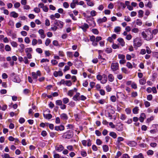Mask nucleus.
I'll return each mask as SVG.
<instances>
[{"mask_svg":"<svg viewBox=\"0 0 158 158\" xmlns=\"http://www.w3.org/2000/svg\"><path fill=\"white\" fill-rule=\"evenodd\" d=\"M145 31L146 32L144 31L142 32V35L145 40H149L152 39L153 36L151 28L147 29Z\"/></svg>","mask_w":158,"mask_h":158,"instance_id":"1","label":"nucleus"},{"mask_svg":"<svg viewBox=\"0 0 158 158\" xmlns=\"http://www.w3.org/2000/svg\"><path fill=\"white\" fill-rule=\"evenodd\" d=\"M73 135V132L72 131H69L64 133L62 135L64 138L69 139L72 138Z\"/></svg>","mask_w":158,"mask_h":158,"instance_id":"2","label":"nucleus"},{"mask_svg":"<svg viewBox=\"0 0 158 158\" xmlns=\"http://www.w3.org/2000/svg\"><path fill=\"white\" fill-rule=\"evenodd\" d=\"M134 46L137 47H139L142 45V43L141 40L139 38H136L133 40Z\"/></svg>","mask_w":158,"mask_h":158,"instance_id":"3","label":"nucleus"},{"mask_svg":"<svg viewBox=\"0 0 158 158\" xmlns=\"http://www.w3.org/2000/svg\"><path fill=\"white\" fill-rule=\"evenodd\" d=\"M111 68L113 71L114 72L119 69V64L118 63H112L111 65Z\"/></svg>","mask_w":158,"mask_h":158,"instance_id":"4","label":"nucleus"},{"mask_svg":"<svg viewBox=\"0 0 158 158\" xmlns=\"http://www.w3.org/2000/svg\"><path fill=\"white\" fill-rule=\"evenodd\" d=\"M46 112L49 113L50 112V110L49 109H47L44 111L43 113V115L44 118L47 119H50L52 117V115L50 114H45V113Z\"/></svg>","mask_w":158,"mask_h":158,"instance_id":"5","label":"nucleus"},{"mask_svg":"<svg viewBox=\"0 0 158 158\" xmlns=\"http://www.w3.org/2000/svg\"><path fill=\"white\" fill-rule=\"evenodd\" d=\"M54 24L60 28H62L64 25V23L61 21L56 19L54 21Z\"/></svg>","mask_w":158,"mask_h":158,"instance_id":"6","label":"nucleus"},{"mask_svg":"<svg viewBox=\"0 0 158 158\" xmlns=\"http://www.w3.org/2000/svg\"><path fill=\"white\" fill-rule=\"evenodd\" d=\"M116 129L119 131H121L123 130V124L121 123H118L115 126Z\"/></svg>","mask_w":158,"mask_h":158,"instance_id":"7","label":"nucleus"},{"mask_svg":"<svg viewBox=\"0 0 158 158\" xmlns=\"http://www.w3.org/2000/svg\"><path fill=\"white\" fill-rule=\"evenodd\" d=\"M89 27V26L86 23H84L81 26L79 27V28L82 29L84 32H85Z\"/></svg>","mask_w":158,"mask_h":158,"instance_id":"8","label":"nucleus"},{"mask_svg":"<svg viewBox=\"0 0 158 158\" xmlns=\"http://www.w3.org/2000/svg\"><path fill=\"white\" fill-rule=\"evenodd\" d=\"M80 94L78 92H77L73 98V99L75 101H80Z\"/></svg>","mask_w":158,"mask_h":158,"instance_id":"9","label":"nucleus"},{"mask_svg":"<svg viewBox=\"0 0 158 158\" xmlns=\"http://www.w3.org/2000/svg\"><path fill=\"white\" fill-rule=\"evenodd\" d=\"M64 126L62 125H60V126H56L55 127V129L57 131H62L64 130Z\"/></svg>","mask_w":158,"mask_h":158,"instance_id":"10","label":"nucleus"},{"mask_svg":"<svg viewBox=\"0 0 158 158\" xmlns=\"http://www.w3.org/2000/svg\"><path fill=\"white\" fill-rule=\"evenodd\" d=\"M38 33L41 35V38L44 39L46 35L44 34V32L43 30L42 29H40L38 31Z\"/></svg>","mask_w":158,"mask_h":158,"instance_id":"11","label":"nucleus"},{"mask_svg":"<svg viewBox=\"0 0 158 158\" xmlns=\"http://www.w3.org/2000/svg\"><path fill=\"white\" fill-rule=\"evenodd\" d=\"M107 18L106 17H104L102 19H99L97 20L98 23H102L103 22H106L107 21Z\"/></svg>","mask_w":158,"mask_h":158,"instance_id":"12","label":"nucleus"},{"mask_svg":"<svg viewBox=\"0 0 158 158\" xmlns=\"http://www.w3.org/2000/svg\"><path fill=\"white\" fill-rule=\"evenodd\" d=\"M64 148V147L61 145L57 146L56 148V150L59 152H60L63 151Z\"/></svg>","mask_w":158,"mask_h":158,"instance_id":"13","label":"nucleus"},{"mask_svg":"<svg viewBox=\"0 0 158 158\" xmlns=\"http://www.w3.org/2000/svg\"><path fill=\"white\" fill-rule=\"evenodd\" d=\"M31 75L32 76V78L33 80L35 81V82L37 81V78H38V76L36 73L35 72H32L31 73Z\"/></svg>","mask_w":158,"mask_h":158,"instance_id":"14","label":"nucleus"},{"mask_svg":"<svg viewBox=\"0 0 158 158\" xmlns=\"http://www.w3.org/2000/svg\"><path fill=\"white\" fill-rule=\"evenodd\" d=\"M108 81L110 82H112L114 80V77L111 74H109L108 75Z\"/></svg>","mask_w":158,"mask_h":158,"instance_id":"15","label":"nucleus"},{"mask_svg":"<svg viewBox=\"0 0 158 158\" xmlns=\"http://www.w3.org/2000/svg\"><path fill=\"white\" fill-rule=\"evenodd\" d=\"M120 43L121 45L123 47L125 45V42L124 40L122 38H118L117 40Z\"/></svg>","mask_w":158,"mask_h":158,"instance_id":"16","label":"nucleus"},{"mask_svg":"<svg viewBox=\"0 0 158 158\" xmlns=\"http://www.w3.org/2000/svg\"><path fill=\"white\" fill-rule=\"evenodd\" d=\"M107 81V77L105 75H103V78L102 81H101V83L102 84H105Z\"/></svg>","mask_w":158,"mask_h":158,"instance_id":"17","label":"nucleus"},{"mask_svg":"<svg viewBox=\"0 0 158 158\" xmlns=\"http://www.w3.org/2000/svg\"><path fill=\"white\" fill-rule=\"evenodd\" d=\"M18 16V14L15 11H12L10 13V16L14 18H17Z\"/></svg>","mask_w":158,"mask_h":158,"instance_id":"18","label":"nucleus"},{"mask_svg":"<svg viewBox=\"0 0 158 158\" xmlns=\"http://www.w3.org/2000/svg\"><path fill=\"white\" fill-rule=\"evenodd\" d=\"M60 117L63 120H67L68 118V117L67 115L65 113H63L60 115Z\"/></svg>","mask_w":158,"mask_h":158,"instance_id":"19","label":"nucleus"},{"mask_svg":"<svg viewBox=\"0 0 158 158\" xmlns=\"http://www.w3.org/2000/svg\"><path fill=\"white\" fill-rule=\"evenodd\" d=\"M133 158H144V157L143 154L140 153L138 155H134Z\"/></svg>","mask_w":158,"mask_h":158,"instance_id":"20","label":"nucleus"},{"mask_svg":"<svg viewBox=\"0 0 158 158\" xmlns=\"http://www.w3.org/2000/svg\"><path fill=\"white\" fill-rule=\"evenodd\" d=\"M109 135L112 137L114 139H115L117 137L116 134L114 132H111L109 133Z\"/></svg>","mask_w":158,"mask_h":158,"instance_id":"21","label":"nucleus"},{"mask_svg":"<svg viewBox=\"0 0 158 158\" xmlns=\"http://www.w3.org/2000/svg\"><path fill=\"white\" fill-rule=\"evenodd\" d=\"M139 83L142 85H144L146 82V80L144 78L140 79L139 80Z\"/></svg>","mask_w":158,"mask_h":158,"instance_id":"22","label":"nucleus"},{"mask_svg":"<svg viewBox=\"0 0 158 158\" xmlns=\"http://www.w3.org/2000/svg\"><path fill=\"white\" fill-rule=\"evenodd\" d=\"M102 148L104 152H107L109 150V147L107 145H103L102 147Z\"/></svg>","mask_w":158,"mask_h":158,"instance_id":"23","label":"nucleus"},{"mask_svg":"<svg viewBox=\"0 0 158 158\" xmlns=\"http://www.w3.org/2000/svg\"><path fill=\"white\" fill-rule=\"evenodd\" d=\"M26 53H29L32 52V49L31 48H27L25 49Z\"/></svg>","mask_w":158,"mask_h":158,"instance_id":"24","label":"nucleus"},{"mask_svg":"<svg viewBox=\"0 0 158 158\" xmlns=\"http://www.w3.org/2000/svg\"><path fill=\"white\" fill-rule=\"evenodd\" d=\"M139 110L138 107H135L133 109V113L134 114H136L138 113V111Z\"/></svg>","mask_w":158,"mask_h":158,"instance_id":"25","label":"nucleus"},{"mask_svg":"<svg viewBox=\"0 0 158 158\" xmlns=\"http://www.w3.org/2000/svg\"><path fill=\"white\" fill-rule=\"evenodd\" d=\"M14 81L16 82L19 83L20 81V79L18 76H16L14 78Z\"/></svg>","mask_w":158,"mask_h":158,"instance_id":"26","label":"nucleus"},{"mask_svg":"<svg viewBox=\"0 0 158 158\" xmlns=\"http://www.w3.org/2000/svg\"><path fill=\"white\" fill-rule=\"evenodd\" d=\"M5 49L6 51H9L11 50V47L8 45H6L5 46Z\"/></svg>","mask_w":158,"mask_h":158,"instance_id":"27","label":"nucleus"},{"mask_svg":"<svg viewBox=\"0 0 158 158\" xmlns=\"http://www.w3.org/2000/svg\"><path fill=\"white\" fill-rule=\"evenodd\" d=\"M51 42V40L47 38L46 39L45 42V44L46 46H48Z\"/></svg>","mask_w":158,"mask_h":158,"instance_id":"28","label":"nucleus"},{"mask_svg":"<svg viewBox=\"0 0 158 158\" xmlns=\"http://www.w3.org/2000/svg\"><path fill=\"white\" fill-rule=\"evenodd\" d=\"M11 44L14 47H17L18 46L17 43L15 41H13L11 42Z\"/></svg>","mask_w":158,"mask_h":158,"instance_id":"29","label":"nucleus"},{"mask_svg":"<svg viewBox=\"0 0 158 158\" xmlns=\"http://www.w3.org/2000/svg\"><path fill=\"white\" fill-rule=\"evenodd\" d=\"M65 84L68 86H70L72 85V83L70 81L68 80L66 81Z\"/></svg>","mask_w":158,"mask_h":158,"instance_id":"30","label":"nucleus"},{"mask_svg":"<svg viewBox=\"0 0 158 158\" xmlns=\"http://www.w3.org/2000/svg\"><path fill=\"white\" fill-rule=\"evenodd\" d=\"M118 58L121 60L125 59V56L124 55L122 54H119L118 55Z\"/></svg>","mask_w":158,"mask_h":158,"instance_id":"31","label":"nucleus"},{"mask_svg":"<svg viewBox=\"0 0 158 158\" xmlns=\"http://www.w3.org/2000/svg\"><path fill=\"white\" fill-rule=\"evenodd\" d=\"M19 46L20 47L21 49L20 50V51L21 52H22L23 51L24 49L25 48V45L23 44H21L19 45Z\"/></svg>","mask_w":158,"mask_h":158,"instance_id":"32","label":"nucleus"},{"mask_svg":"<svg viewBox=\"0 0 158 158\" xmlns=\"http://www.w3.org/2000/svg\"><path fill=\"white\" fill-rule=\"evenodd\" d=\"M121 30V27H116L114 29V31L116 33L119 32Z\"/></svg>","mask_w":158,"mask_h":158,"instance_id":"33","label":"nucleus"},{"mask_svg":"<svg viewBox=\"0 0 158 158\" xmlns=\"http://www.w3.org/2000/svg\"><path fill=\"white\" fill-rule=\"evenodd\" d=\"M136 24L138 25L141 26L142 24V22L140 20L138 19L136 20Z\"/></svg>","mask_w":158,"mask_h":158,"instance_id":"34","label":"nucleus"},{"mask_svg":"<svg viewBox=\"0 0 158 158\" xmlns=\"http://www.w3.org/2000/svg\"><path fill=\"white\" fill-rule=\"evenodd\" d=\"M69 101V99L68 98H65L63 99V102L64 104H66Z\"/></svg>","mask_w":158,"mask_h":158,"instance_id":"35","label":"nucleus"},{"mask_svg":"<svg viewBox=\"0 0 158 158\" xmlns=\"http://www.w3.org/2000/svg\"><path fill=\"white\" fill-rule=\"evenodd\" d=\"M97 79L98 81H102L103 76L100 74H98L96 76Z\"/></svg>","mask_w":158,"mask_h":158,"instance_id":"36","label":"nucleus"},{"mask_svg":"<svg viewBox=\"0 0 158 158\" xmlns=\"http://www.w3.org/2000/svg\"><path fill=\"white\" fill-rule=\"evenodd\" d=\"M131 31L132 32L134 33H137L139 31V30L137 28H134L131 30Z\"/></svg>","mask_w":158,"mask_h":158,"instance_id":"37","label":"nucleus"},{"mask_svg":"<svg viewBox=\"0 0 158 158\" xmlns=\"http://www.w3.org/2000/svg\"><path fill=\"white\" fill-rule=\"evenodd\" d=\"M143 11L142 10H140L138 12V15L139 17H143Z\"/></svg>","mask_w":158,"mask_h":158,"instance_id":"38","label":"nucleus"},{"mask_svg":"<svg viewBox=\"0 0 158 158\" xmlns=\"http://www.w3.org/2000/svg\"><path fill=\"white\" fill-rule=\"evenodd\" d=\"M56 103L57 105L60 106V105H62V102L61 100H57L56 101Z\"/></svg>","mask_w":158,"mask_h":158,"instance_id":"39","label":"nucleus"},{"mask_svg":"<svg viewBox=\"0 0 158 158\" xmlns=\"http://www.w3.org/2000/svg\"><path fill=\"white\" fill-rule=\"evenodd\" d=\"M1 156L2 158H9L10 156L8 154L4 153L3 155H2Z\"/></svg>","mask_w":158,"mask_h":158,"instance_id":"40","label":"nucleus"},{"mask_svg":"<svg viewBox=\"0 0 158 158\" xmlns=\"http://www.w3.org/2000/svg\"><path fill=\"white\" fill-rule=\"evenodd\" d=\"M146 51L147 52L148 54H150L151 53L152 51L148 47L146 46Z\"/></svg>","mask_w":158,"mask_h":158,"instance_id":"41","label":"nucleus"},{"mask_svg":"<svg viewBox=\"0 0 158 158\" xmlns=\"http://www.w3.org/2000/svg\"><path fill=\"white\" fill-rule=\"evenodd\" d=\"M152 55L153 56L158 59V52H152Z\"/></svg>","mask_w":158,"mask_h":158,"instance_id":"42","label":"nucleus"},{"mask_svg":"<svg viewBox=\"0 0 158 158\" xmlns=\"http://www.w3.org/2000/svg\"><path fill=\"white\" fill-rule=\"evenodd\" d=\"M126 66L129 69H132L133 67L132 64L129 62L127 63Z\"/></svg>","mask_w":158,"mask_h":158,"instance_id":"43","label":"nucleus"},{"mask_svg":"<svg viewBox=\"0 0 158 158\" xmlns=\"http://www.w3.org/2000/svg\"><path fill=\"white\" fill-rule=\"evenodd\" d=\"M37 43V40L36 39H33L32 41V44L33 46L36 45Z\"/></svg>","mask_w":158,"mask_h":158,"instance_id":"44","label":"nucleus"},{"mask_svg":"<svg viewBox=\"0 0 158 158\" xmlns=\"http://www.w3.org/2000/svg\"><path fill=\"white\" fill-rule=\"evenodd\" d=\"M24 41L26 43L28 44L30 43V40L29 37H26L25 38Z\"/></svg>","mask_w":158,"mask_h":158,"instance_id":"45","label":"nucleus"},{"mask_svg":"<svg viewBox=\"0 0 158 158\" xmlns=\"http://www.w3.org/2000/svg\"><path fill=\"white\" fill-rule=\"evenodd\" d=\"M92 31L95 34L97 35L98 34L99 32L97 29H93Z\"/></svg>","mask_w":158,"mask_h":158,"instance_id":"46","label":"nucleus"},{"mask_svg":"<svg viewBox=\"0 0 158 158\" xmlns=\"http://www.w3.org/2000/svg\"><path fill=\"white\" fill-rule=\"evenodd\" d=\"M73 94V90H71L69 91L68 94L69 96L72 97Z\"/></svg>","mask_w":158,"mask_h":158,"instance_id":"47","label":"nucleus"},{"mask_svg":"<svg viewBox=\"0 0 158 158\" xmlns=\"http://www.w3.org/2000/svg\"><path fill=\"white\" fill-rule=\"evenodd\" d=\"M154 154V152L151 150H148L147 152V154L148 155H152Z\"/></svg>","mask_w":158,"mask_h":158,"instance_id":"48","label":"nucleus"},{"mask_svg":"<svg viewBox=\"0 0 158 158\" xmlns=\"http://www.w3.org/2000/svg\"><path fill=\"white\" fill-rule=\"evenodd\" d=\"M112 47L114 49H116L118 48L119 46L118 45H117L115 44H113L112 46Z\"/></svg>","mask_w":158,"mask_h":158,"instance_id":"49","label":"nucleus"},{"mask_svg":"<svg viewBox=\"0 0 158 158\" xmlns=\"http://www.w3.org/2000/svg\"><path fill=\"white\" fill-rule=\"evenodd\" d=\"M96 143L97 145H99L102 144V142L100 139H98L96 140Z\"/></svg>","mask_w":158,"mask_h":158,"instance_id":"50","label":"nucleus"},{"mask_svg":"<svg viewBox=\"0 0 158 158\" xmlns=\"http://www.w3.org/2000/svg\"><path fill=\"white\" fill-rule=\"evenodd\" d=\"M121 70L125 74H127L128 73V70L126 68H122L121 69Z\"/></svg>","mask_w":158,"mask_h":158,"instance_id":"51","label":"nucleus"},{"mask_svg":"<svg viewBox=\"0 0 158 158\" xmlns=\"http://www.w3.org/2000/svg\"><path fill=\"white\" fill-rule=\"evenodd\" d=\"M106 89L108 92L111 91L112 90V88L109 85H107L106 87Z\"/></svg>","mask_w":158,"mask_h":158,"instance_id":"52","label":"nucleus"},{"mask_svg":"<svg viewBox=\"0 0 158 158\" xmlns=\"http://www.w3.org/2000/svg\"><path fill=\"white\" fill-rule=\"evenodd\" d=\"M51 63L53 65H55L58 63L57 61L55 60H52L51 61Z\"/></svg>","mask_w":158,"mask_h":158,"instance_id":"53","label":"nucleus"},{"mask_svg":"<svg viewBox=\"0 0 158 158\" xmlns=\"http://www.w3.org/2000/svg\"><path fill=\"white\" fill-rule=\"evenodd\" d=\"M95 85V83L94 82H91L89 83V85L91 88H93Z\"/></svg>","mask_w":158,"mask_h":158,"instance_id":"54","label":"nucleus"},{"mask_svg":"<svg viewBox=\"0 0 158 158\" xmlns=\"http://www.w3.org/2000/svg\"><path fill=\"white\" fill-rule=\"evenodd\" d=\"M90 40L91 41L93 42L95 41V38L94 36L92 35L90 36Z\"/></svg>","mask_w":158,"mask_h":158,"instance_id":"55","label":"nucleus"},{"mask_svg":"<svg viewBox=\"0 0 158 158\" xmlns=\"http://www.w3.org/2000/svg\"><path fill=\"white\" fill-rule=\"evenodd\" d=\"M87 4L89 6H94V3L92 2L89 1L87 2Z\"/></svg>","mask_w":158,"mask_h":158,"instance_id":"56","label":"nucleus"},{"mask_svg":"<svg viewBox=\"0 0 158 158\" xmlns=\"http://www.w3.org/2000/svg\"><path fill=\"white\" fill-rule=\"evenodd\" d=\"M145 6L148 7L150 8H152V4L150 2H149L147 5H145Z\"/></svg>","mask_w":158,"mask_h":158,"instance_id":"57","label":"nucleus"},{"mask_svg":"<svg viewBox=\"0 0 158 158\" xmlns=\"http://www.w3.org/2000/svg\"><path fill=\"white\" fill-rule=\"evenodd\" d=\"M110 100L113 102H115L116 101V98L114 96H112L110 97Z\"/></svg>","mask_w":158,"mask_h":158,"instance_id":"58","label":"nucleus"},{"mask_svg":"<svg viewBox=\"0 0 158 158\" xmlns=\"http://www.w3.org/2000/svg\"><path fill=\"white\" fill-rule=\"evenodd\" d=\"M27 58H28L26 56L24 57L23 58V61H24V63L25 64H28L29 63V61L27 60Z\"/></svg>","mask_w":158,"mask_h":158,"instance_id":"59","label":"nucleus"},{"mask_svg":"<svg viewBox=\"0 0 158 158\" xmlns=\"http://www.w3.org/2000/svg\"><path fill=\"white\" fill-rule=\"evenodd\" d=\"M83 86L86 87L88 85V82L87 80L85 81L83 83Z\"/></svg>","mask_w":158,"mask_h":158,"instance_id":"60","label":"nucleus"},{"mask_svg":"<svg viewBox=\"0 0 158 158\" xmlns=\"http://www.w3.org/2000/svg\"><path fill=\"white\" fill-rule=\"evenodd\" d=\"M131 86L132 88L135 89H136L137 88V85L134 82H133L132 83V84H131Z\"/></svg>","mask_w":158,"mask_h":158,"instance_id":"61","label":"nucleus"},{"mask_svg":"<svg viewBox=\"0 0 158 158\" xmlns=\"http://www.w3.org/2000/svg\"><path fill=\"white\" fill-rule=\"evenodd\" d=\"M36 51L37 52L39 53H42L43 52V51L41 48H38L36 49Z\"/></svg>","mask_w":158,"mask_h":158,"instance_id":"62","label":"nucleus"},{"mask_svg":"<svg viewBox=\"0 0 158 158\" xmlns=\"http://www.w3.org/2000/svg\"><path fill=\"white\" fill-rule=\"evenodd\" d=\"M144 105L146 107H148L150 106V104L149 102L146 101L144 102Z\"/></svg>","mask_w":158,"mask_h":158,"instance_id":"63","label":"nucleus"},{"mask_svg":"<svg viewBox=\"0 0 158 158\" xmlns=\"http://www.w3.org/2000/svg\"><path fill=\"white\" fill-rule=\"evenodd\" d=\"M138 95L137 93L136 92H133L131 93V97H135Z\"/></svg>","mask_w":158,"mask_h":158,"instance_id":"64","label":"nucleus"}]
</instances>
